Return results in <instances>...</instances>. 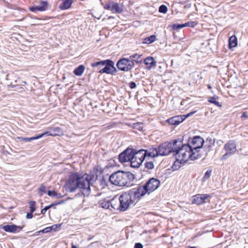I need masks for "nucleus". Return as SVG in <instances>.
I'll use <instances>...</instances> for the list:
<instances>
[{
	"instance_id": "21",
	"label": "nucleus",
	"mask_w": 248,
	"mask_h": 248,
	"mask_svg": "<svg viewBox=\"0 0 248 248\" xmlns=\"http://www.w3.org/2000/svg\"><path fill=\"white\" fill-rule=\"evenodd\" d=\"M144 63L146 65H149V69L155 67L156 62L152 57H148L144 59Z\"/></svg>"
},
{
	"instance_id": "1",
	"label": "nucleus",
	"mask_w": 248,
	"mask_h": 248,
	"mask_svg": "<svg viewBox=\"0 0 248 248\" xmlns=\"http://www.w3.org/2000/svg\"><path fill=\"white\" fill-rule=\"evenodd\" d=\"M97 176L94 173L81 174L77 172L72 173L65 185V190L69 192H74L79 188L82 190V194L88 196L91 191V186L96 181Z\"/></svg>"
},
{
	"instance_id": "53",
	"label": "nucleus",
	"mask_w": 248,
	"mask_h": 248,
	"mask_svg": "<svg viewBox=\"0 0 248 248\" xmlns=\"http://www.w3.org/2000/svg\"><path fill=\"white\" fill-rule=\"evenodd\" d=\"M64 200H61V201H60L59 202H58V203H59V204H63L64 203Z\"/></svg>"
},
{
	"instance_id": "37",
	"label": "nucleus",
	"mask_w": 248,
	"mask_h": 248,
	"mask_svg": "<svg viewBox=\"0 0 248 248\" xmlns=\"http://www.w3.org/2000/svg\"><path fill=\"white\" fill-rule=\"evenodd\" d=\"M57 226V225H54L51 226L46 228L45 229L41 231V232H42L43 233H47L52 230L53 227H56Z\"/></svg>"
},
{
	"instance_id": "14",
	"label": "nucleus",
	"mask_w": 248,
	"mask_h": 248,
	"mask_svg": "<svg viewBox=\"0 0 248 248\" xmlns=\"http://www.w3.org/2000/svg\"><path fill=\"white\" fill-rule=\"evenodd\" d=\"M209 197L208 194H197L192 197V202L197 204H201L206 202V200Z\"/></svg>"
},
{
	"instance_id": "41",
	"label": "nucleus",
	"mask_w": 248,
	"mask_h": 248,
	"mask_svg": "<svg viewBox=\"0 0 248 248\" xmlns=\"http://www.w3.org/2000/svg\"><path fill=\"white\" fill-rule=\"evenodd\" d=\"M30 10L32 12H35L36 11H39V8L38 6H32L30 8Z\"/></svg>"
},
{
	"instance_id": "45",
	"label": "nucleus",
	"mask_w": 248,
	"mask_h": 248,
	"mask_svg": "<svg viewBox=\"0 0 248 248\" xmlns=\"http://www.w3.org/2000/svg\"><path fill=\"white\" fill-rule=\"evenodd\" d=\"M56 192L55 191H51V190H48L47 191V195L49 196H55L56 195Z\"/></svg>"
},
{
	"instance_id": "60",
	"label": "nucleus",
	"mask_w": 248,
	"mask_h": 248,
	"mask_svg": "<svg viewBox=\"0 0 248 248\" xmlns=\"http://www.w3.org/2000/svg\"><path fill=\"white\" fill-rule=\"evenodd\" d=\"M187 248H197L196 247H188Z\"/></svg>"
},
{
	"instance_id": "47",
	"label": "nucleus",
	"mask_w": 248,
	"mask_h": 248,
	"mask_svg": "<svg viewBox=\"0 0 248 248\" xmlns=\"http://www.w3.org/2000/svg\"><path fill=\"white\" fill-rule=\"evenodd\" d=\"M134 248H143V245L140 243H136L135 244Z\"/></svg>"
},
{
	"instance_id": "40",
	"label": "nucleus",
	"mask_w": 248,
	"mask_h": 248,
	"mask_svg": "<svg viewBox=\"0 0 248 248\" xmlns=\"http://www.w3.org/2000/svg\"><path fill=\"white\" fill-rule=\"evenodd\" d=\"M196 111H192V112H190V113H188V114H186V115H182V117L183 118V119H184V121L187 118H188V117L191 116L192 115H193Z\"/></svg>"
},
{
	"instance_id": "16",
	"label": "nucleus",
	"mask_w": 248,
	"mask_h": 248,
	"mask_svg": "<svg viewBox=\"0 0 248 248\" xmlns=\"http://www.w3.org/2000/svg\"><path fill=\"white\" fill-rule=\"evenodd\" d=\"M62 133V131L60 127H54L52 128L50 131H46L41 134H40L39 136H41V138L47 136H56L60 135Z\"/></svg>"
},
{
	"instance_id": "52",
	"label": "nucleus",
	"mask_w": 248,
	"mask_h": 248,
	"mask_svg": "<svg viewBox=\"0 0 248 248\" xmlns=\"http://www.w3.org/2000/svg\"><path fill=\"white\" fill-rule=\"evenodd\" d=\"M63 195L61 194V193H56V195H55V197H56L57 198H62L63 197Z\"/></svg>"
},
{
	"instance_id": "49",
	"label": "nucleus",
	"mask_w": 248,
	"mask_h": 248,
	"mask_svg": "<svg viewBox=\"0 0 248 248\" xmlns=\"http://www.w3.org/2000/svg\"><path fill=\"white\" fill-rule=\"evenodd\" d=\"M212 142L215 143V140H212V139L211 138H208L206 139V143L208 144H211Z\"/></svg>"
},
{
	"instance_id": "5",
	"label": "nucleus",
	"mask_w": 248,
	"mask_h": 248,
	"mask_svg": "<svg viewBox=\"0 0 248 248\" xmlns=\"http://www.w3.org/2000/svg\"><path fill=\"white\" fill-rule=\"evenodd\" d=\"M178 140H174L170 142H165L158 146V152L159 156H165L169 155L170 153H174L176 149V144Z\"/></svg>"
},
{
	"instance_id": "10",
	"label": "nucleus",
	"mask_w": 248,
	"mask_h": 248,
	"mask_svg": "<svg viewBox=\"0 0 248 248\" xmlns=\"http://www.w3.org/2000/svg\"><path fill=\"white\" fill-rule=\"evenodd\" d=\"M224 150L226 153L222 156V160L226 159L236 152V147L234 141L233 140L229 141L224 145Z\"/></svg>"
},
{
	"instance_id": "15",
	"label": "nucleus",
	"mask_w": 248,
	"mask_h": 248,
	"mask_svg": "<svg viewBox=\"0 0 248 248\" xmlns=\"http://www.w3.org/2000/svg\"><path fill=\"white\" fill-rule=\"evenodd\" d=\"M23 227L16 226L15 224L6 225L2 226L1 229L6 232L15 233L16 232H19L22 230Z\"/></svg>"
},
{
	"instance_id": "54",
	"label": "nucleus",
	"mask_w": 248,
	"mask_h": 248,
	"mask_svg": "<svg viewBox=\"0 0 248 248\" xmlns=\"http://www.w3.org/2000/svg\"><path fill=\"white\" fill-rule=\"evenodd\" d=\"M53 206H54V204L53 203L48 206V207H49V209L51 207H53Z\"/></svg>"
},
{
	"instance_id": "17",
	"label": "nucleus",
	"mask_w": 248,
	"mask_h": 248,
	"mask_svg": "<svg viewBox=\"0 0 248 248\" xmlns=\"http://www.w3.org/2000/svg\"><path fill=\"white\" fill-rule=\"evenodd\" d=\"M184 121L182 115L172 117L166 120V122L171 125H177Z\"/></svg>"
},
{
	"instance_id": "24",
	"label": "nucleus",
	"mask_w": 248,
	"mask_h": 248,
	"mask_svg": "<svg viewBox=\"0 0 248 248\" xmlns=\"http://www.w3.org/2000/svg\"><path fill=\"white\" fill-rule=\"evenodd\" d=\"M129 60L132 61L133 62H136L137 63H140L142 62L141 55L135 53L129 56Z\"/></svg>"
},
{
	"instance_id": "50",
	"label": "nucleus",
	"mask_w": 248,
	"mask_h": 248,
	"mask_svg": "<svg viewBox=\"0 0 248 248\" xmlns=\"http://www.w3.org/2000/svg\"><path fill=\"white\" fill-rule=\"evenodd\" d=\"M49 209V208L48 207V206H46L44 208L42 209L41 212V214H45V213L46 212V211L48 210Z\"/></svg>"
},
{
	"instance_id": "33",
	"label": "nucleus",
	"mask_w": 248,
	"mask_h": 248,
	"mask_svg": "<svg viewBox=\"0 0 248 248\" xmlns=\"http://www.w3.org/2000/svg\"><path fill=\"white\" fill-rule=\"evenodd\" d=\"M154 163L152 161L146 162L144 164V167L148 170H152L154 168Z\"/></svg>"
},
{
	"instance_id": "29",
	"label": "nucleus",
	"mask_w": 248,
	"mask_h": 248,
	"mask_svg": "<svg viewBox=\"0 0 248 248\" xmlns=\"http://www.w3.org/2000/svg\"><path fill=\"white\" fill-rule=\"evenodd\" d=\"M37 6L39 8V11H44L46 10L48 3L46 1H41L40 4Z\"/></svg>"
},
{
	"instance_id": "3",
	"label": "nucleus",
	"mask_w": 248,
	"mask_h": 248,
	"mask_svg": "<svg viewBox=\"0 0 248 248\" xmlns=\"http://www.w3.org/2000/svg\"><path fill=\"white\" fill-rule=\"evenodd\" d=\"M134 175L129 171H118L109 176L110 182L118 186L129 187L133 185Z\"/></svg>"
},
{
	"instance_id": "56",
	"label": "nucleus",
	"mask_w": 248,
	"mask_h": 248,
	"mask_svg": "<svg viewBox=\"0 0 248 248\" xmlns=\"http://www.w3.org/2000/svg\"><path fill=\"white\" fill-rule=\"evenodd\" d=\"M102 66H97V67H98L97 70L99 71V70H100V69H101V67Z\"/></svg>"
},
{
	"instance_id": "58",
	"label": "nucleus",
	"mask_w": 248,
	"mask_h": 248,
	"mask_svg": "<svg viewBox=\"0 0 248 248\" xmlns=\"http://www.w3.org/2000/svg\"><path fill=\"white\" fill-rule=\"evenodd\" d=\"M58 226L56 227H53V229L52 230H56V229L57 228Z\"/></svg>"
},
{
	"instance_id": "8",
	"label": "nucleus",
	"mask_w": 248,
	"mask_h": 248,
	"mask_svg": "<svg viewBox=\"0 0 248 248\" xmlns=\"http://www.w3.org/2000/svg\"><path fill=\"white\" fill-rule=\"evenodd\" d=\"M128 192L135 201L140 200L146 194L148 195L147 189H146L144 185L139 186L137 187L130 189Z\"/></svg>"
},
{
	"instance_id": "2",
	"label": "nucleus",
	"mask_w": 248,
	"mask_h": 248,
	"mask_svg": "<svg viewBox=\"0 0 248 248\" xmlns=\"http://www.w3.org/2000/svg\"><path fill=\"white\" fill-rule=\"evenodd\" d=\"M181 141L176 144V149L174 150V155L176 158L172 168L173 170H177L180 168L179 164L186 163L189 159L194 160L201 157V155L199 153L193 152L190 145H181Z\"/></svg>"
},
{
	"instance_id": "44",
	"label": "nucleus",
	"mask_w": 248,
	"mask_h": 248,
	"mask_svg": "<svg viewBox=\"0 0 248 248\" xmlns=\"http://www.w3.org/2000/svg\"><path fill=\"white\" fill-rule=\"evenodd\" d=\"M129 86L131 89H133L136 87V84L134 81H131L129 83Z\"/></svg>"
},
{
	"instance_id": "28",
	"label": "nucleus",
	"mask_w": 248,
	"mask_h": 248,
	"mask_svg": "<svg viewBox=\"0 0 248 248\" xmlns=\"http://www.w3.org/2000/svg\"><path fill=\"white\" fill-rule=\"evenodd\" d=\"M218 97L217 96H214L213 97H210L208 99L209 102L214 104L217 106L221 107V105L217 101Z\"/></svg>"
},
{
	"instance_id": "34",
	"label": "nucleus",
	"mask_w": 248,
	"mask_h": 248,
	"mask_svg": "<svg viewBox=\"0 0 248 248\" xmlns=\"http://www.w3.org/2000/svg\"><path fill=\"white\" fill-rule=\"evenodd\" d=\"M167 11L168 8L165 5L162 4L159 7L158 11L161 13L166 14L167 12Z\"/></svg>"
},
{
	"instance_id": "36",
	"label": "nucleus",
	"mask_w": 248,
	"mask_h": 248,
	"mask_svg": "<svg viewBox=\"0 0 248 248\" xmlns=\"http://www.w3.org/2000/svg\"><path fill=\"white\" fill-rule=\"evenodd\" d=\"M35 201H31L29 202L30 212L31 213H33L35 211Z\"/></svg>"
},
{
	"instance_id": "22",
	"label": "nucleus",
	"mask_w": 248,
	"mask_h": 248,
	"mask_svg": "<svg viewBox=\"0 0 248 248\" xmlns=\"http://www.w3.org/2000/svg\"><path fill=\"white\" fill-rule=\"evenodd\" d=\"M73 3V0H62V4L59 7L62 10H65L69 8Z\"/></svg>"
},
{
	"instance_id": "38",
	"label": "nucleus",
	"mask_w": 248,
	"mask_h": 248,
	"mask_svg": "<svg viewBox=\"0 0 248 248\" xmlns=\"http://www.w3.org/2000/svg\"><path fill=\"white\" fill-rule=\"evenodd\" d=\"M184 27V24H173L172 28L174 30H179Z\"/></svg>"
},
{
	"instance_id": "4",
	"label": "nucleus",
	"mask_w": 248,
	"mask_h": 248,
	"mask_svg": "<svg viewBox=\"0 0 248 248\" xmlns=\"http://www.w3.org/2000/svg\"><path fill=\"white\" fill-rule=\"evenodd\" d=\"M91 65L92 67L104 66V67L99 71L101 74L106 73L113 75L118 72L116 68L114 66V62L110 60L96 62L92 63Z\"/></svg>"
},
{
	"instance_id": "6",
	"label": "nucleus",
	"mask_w": 248,
	"mask_h": 248,
	"mask_svg": "<svg viewBox=\"0 0 248 248\" xmlns=\"http://www.w3.org/2000/svg\"><path fill=\"white\" fill-rule=\"evenodd\" d=\"M145 153H144V149L136 151L133 149L132 152L131 167L134 168H139L145 158Z\"/></svg>"
},
{
	"instance_id": "46",
	"label": "nucleus",
	"mask_w": 248,
	"mask_h": 248,
	"mask_svg": "<svg viewBox=\"0 0 248 248\" xmlns=\"http://www.w3.org/2000/svg\"><path fill=\"white\" fill-rule=\"evenodd\" d=\"M46 186H44L43 185H42L39 188H38V190L40 192H45L46 190Z\"/></svg>"
},
{
	"instance_id": "57",
	"label": "nucleus",
	"mask_w": 248,
	"mask_h": 248,
	"mask_svg": "<svg viewBox=\"0 0 248 248\" xmlns=\"http://www.w3.org/2000/svg\"><path fill=\"white\" fill-rule=\"evenodd\" d=\"M53 203L54 204V206L59 205L58 202H55V203Z\"/></svg>"
},
{
	"instance_id": "48",
	"label": "nucleus",
	"mask_w": 248,
	"mask_h": 248,
	"mask_svg": "<svg viewBox=\"0 0 248 248\" xmlns=\"http://www.w3.org/2000/svg\"><path fill=\"white\" fill-rule=\"evenodd\" d=\"M241 118L242 119V120H245V119L248 118V115H247V114L246 112H244L242 113Z\"/></svg>"
},
{
	"instance_id": "11",
	"label": "nucleus",
	"mask_w": 248,
	"mask_h": 248,
	"mask_svg": "<svg viewBox=\"0 0 248 248\" xmlns=\"http://www.w3.org/2000/svg\"><path fill=\"white\" fill-rule=\"evenodd\" d=\"M160 184V182L158 179L152 177L150 178L144 185L146 189H147L148 195H149L157 189Z\"/></svg>"
},
{
	"instance_id": "31",
	"label": "nucleus",
	"mask_w": 248,
	"mask_h": 248,
	"mask_svg": "<svg viewBox=\"0 0 248 248\" xmlns=\"http://www.w3.org/2000/svg\"><path fill=\"white\" fill-rule=\"evenodd\" d=\"M214 142H212L211 144H205L204 146V149L205 152V156H206L209 152L212 150V148L214 146Z\"/></svg>"
},
{
	"instance_id": "59",
	"label": "nucleus",
	"mask_w": 248,
	"mask_h": 248,
	"mask_svg": "<svg viewBox=\"0 0 248 248\" xmlns=\"http://www.w3.org/2000/svg\"><path fill=\"white\" fill-rule=\"evenodd\" d=\"M184 101H182L181 102V104L182 105H184Z\"/></svg>"
},
{
	"instance_id": "25",
	"label": "nucleus",
	"mask_w": 248,
	"mask_h": 248,
	"mask_svg": "<svg viewBox=\"0 0 248 248\" xmlns=\"http://www.w3.org/2000/svg\"><path fill=\"white\" fill-rule=\"evenodd\" d=\"M237 45V39L235 35L232 36L229 40V46L230 48L234 47Z\"/></svg>"
},
{
	"instance_id": "12",
	"label": "nucleus",
	"mask_w": 248,
	"mask_h": 248,
	"mask_svg": "<svg viewBox=\"0 0 248 248\" xmlns=\"http://www.w3.org/2000/svg\"><path fill=\"white\" fill-rule=\"evenodd\" d=\"M203 139L200 136H195L192 139L190 145L193 152L199 153L198 149L201 148L204 144Z\"/></svg>"
},
{
	"instance_id": "39",
	"label": "nucleus",
	"mask_w": 248,
	"mask_h": 248,
	"mask_svg": "<svg viewBox=\"0 0 248 248\" xmlns=\"http://www.w3.org/2000/svg\"><path fill=\"white\" fill-rule=\"evenodd\" d=\"M211 173H212V170H207L206 172H205V174H204V176L203 177V179H204V180L208 179L211 176Z\"/></svg>"
},
{
	"instance_id": "18",
	"label": "nucleus",
	"mask_w": 248,
	"mask_h": 248,
	"mask_svg": "<svg viewBox=\"0 0 248 248\" xmlns=\"http://www.w3.org/2000/svg\"><path fill=\"white\" fill-rule=\"evenodd\" d=\"M144 153H145V156H150L152 157L159 156V152H158L157 148H150L148 150H144Z\"/></svg>"
},
{
	"instance_id": "32",
	"label": "nucleus",
	"mask_w": 248,
	"mask_h": 248,
	"mask_svg": "<svg viewBox=\"0 0 248 248\" xmlns=\"http://www.w3.org/2000/svg\"><path fill=\"white\" fill-rule=\"evenodd\" d=\"M156 39V36L155 35H152L149 37L145 38V42L148 44H151L155 42Z\"/></svg>"
},
{
	"instance_id": "35",
	"label": "nucleus",
	"mask_w": 248,
	"mask_h": 248,
	"mask_svg": "<svg viewBox=\"0 0 248 248\" xmlns=\"http://www.w3.org/2000/svg\"><path fill=\"white\" fill-rule=\"evenodd\" d=\"M197 24V23L195 21H189V22L184 23V27H190L193 28Z\"/></svg>"
},
{
	"instance_id": "7",
	"label": "nucleus",
	"mask_w": 248,
	"mask_h": 248,
	"mask_svg": "<svg viewBox=\"0 0 248 248\" xmlns=\"http://www.w3.org/2000/svg\"><path fill=\"white\" fill-rule=\"evenodd\" d=\"M120 205V211H126L131 204L135 202L131 195L127 192H123L119 197Z\"/></svg>"
},
{
	"instance_id": "20",
	"label": "nucleus",
	"mask_w": 248,
	"mask_h": 248,
	"mask_svg": "<svg viewBox=\"0 0 248 248\" xmlns=\"http://www.w3.org/2000/svg\"><path fill=\"white\" fill-rule=\"evenodd\" d=\"M20 82V80H19V81L15 80V83H11V84H10V86L12 88H15V90L18 91L19 92H22V91H23V90L24 91V87H25V85L26 84V82L22 81L21 82L24 83V84H16V82Z\"/></svg>"
},
{
	"instance_id": "55",
	"label": "nucleus",
	"mask_w": 248,
	"mask_h": 248,
	"mask_svg": "<svg viewBox=\"0 0 248 248\" xmlns=\"http://www.w3.org/2000/svg\"><path fill=\"white\" fill-rule=\"evenodd\" d=\"M71 248H77V247L76 246H75L74 245H72Z\"/></svg>"
},
{
	"instance_id": "61",
	"label": "nucleus",
	"mask_w": 248,
	"mask_h": 248,
	"mask_svg": "<svg viewBox=\"0 0 248 248\" xmlns=\"http://www.w3.org/2000/svg\"><path fill=\"white\" fill-rule=\"evenodd\" d=\"M208 88H209V89L211 88V87L210 85H209V86H208Z\"/></svg>"
},
{
	"instance_id": "30",
	"label": "nucleus",
	"mask_w": 248,
	"mask_h": 248,
	"mask_svg": "<svg viewBox=\"0 0 248 248\" xmlns=\"http://www.w3.org/2000/svg\"><path fill=\"white\" fill-rule=\"evenodd\" d=\"M110 201L108 200H103L101 202L100 204L102 207L105 209H109L111 210L110 204Z\"/></svg>"
},
{
	"instance_id": "13",
	"label": "nucleus",
	"mask_w": 248,
	"mask_h": 248,
	"mask_svg": "<svg viewBox=\"0 0 248 248\" xmlns=\"http://www.w3.org/2000/svg\"><path fill=\"white\" fill-rule=\"evenodd\" d=\"M132 152L133 149L127 148L122 152L119 155V161L123 163L130 161L131 162Z\"/></svg>"
},
{
	"instance_id": "23",
	"label": "nucleus",
	"mask_w": 248,
	"mask_h": 248,
	"mask_svg": "<svg viewBox=\"0 0 248 248\" xmlns=\"http://www.w3.org/2000/svg\"><path fill=\"white\" fill-rule=\"evenodd\" d=\"M112 12L115 13H121L123 11V8L120 4L112 2Z\"/></svg>"
},
{
	"instance_id": "43",
	"label": "nucleus",
	"mask_w": 248,
	"mask_h": 248,
	"mask_svg": "<svg viewBox=\"0 0 248 248\" xmlns=\"http://www.w3.org/2000/svg\"><path fill=\"white\" fill-rule=\"evenodd\" d=\"M141 125L142 124H141L136 123L134 124V127L139 130H141L143 128Z\"/></svg>"
},
{
	"instance_id": "26",
	"label": "nucleus",
	"mask_w": 248,
	"mask_h": 248,
	"mask_svg": "<svg viewBox=\"0 0 248 248\" xmlns=\"http://www.w3.org/2000/svg\"><path fill=\"white\" fill-rule=\"evenodd\" d=\"M84 70L85 66L83 65H80L74 70V73L76 76H80L83 73Z\"/></svg>"
},
{
	"instance_id": "42",
	"label": "nucleus",
	"mask_w": 248,
	"mask_h": 248,
	"mask_svg": "<svg viewBox=\"0 0 248 248\" xmlns=\"http://www.w3.org/2000/svg\"><path fill=\"white\" fill-rule=\"evenodd\" d=\"M112 2L105 5L104 8L106 9L110 10L112 11Z\"/></svg>"
},
{
	"instance_id": "51",
	"label": "nucleus",
	"mask_w": 248,
	"mask_h": 248,
	"mask_svg": "<svg viewBox=\"0 0 248 248\" xmlns=\"http://www.w3.org/2000/svg\"><path fill=\"white\" fill-rule=\"evenodd\" d=\"M32 213H31V212H30V213H27V214L26 215L27 218H28V219L31 218L33 216Z\"/></svg>"
},
{
	"instance_id": "9",
	"label": "nucleus",
	"mask_w": 248,
	"mask_h": 248,
	"mask_svg": "<svg viewBox=\"0 0 248 248\" xmlns=\"http://www.w3.org/2000/svg\"><path fill=\"white\" fill-rule=\"evenodd\" d=\"M116 66L121 71H129L134 67L135 63L128 59L122 58L117 62Z\"/></svg>"
},
{
	"instance_id": "27",
	"label": "nucleus",
	"mask_w": 248,
	"mask_h": 248,
	"mask_svg": "<svg viewBox=\"0 0 248 248\" xmlns=\"http://www.w3.org/2000/svg\"><path fill=\"white\" fill-rule=\"evenodd\" d=\"M40 138H41V136H39V135L38 136L32 137L31 138H24L22 137H18L17 138V139H18L19 141L24 142L31 141L32 140L39 139Z\"/></svg>"
},
{
	"instance_id": "19",
	"label": "nucleus",
	"mask_w": 248,
	"mask_h": 248,
	"mask_svg": "<svg viewBox=\"0 0 248 248\" xmlns=\"http://www.w3.org/2000/svg\"><path fill=\"white\" fill-rule=\"evenodd\" d=\"M110 204L111 209H113L120 211V205L119 198H117L115 197L111 199L110 202Z\"/></svg>"
}]
</instances>
